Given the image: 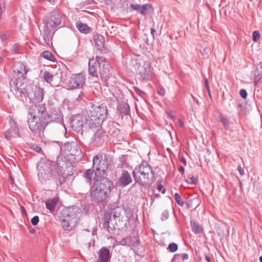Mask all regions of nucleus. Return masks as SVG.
<instances>
[{"instance_id": "obj_63", "label": "nucleus", "mask_w": 262, "mask_h": 262, "mask_svg": "<svg viewBox=\"0 0 262 262\" xmlns=\"http://www.w3.org/2000/svg\"><path fill=\"white\" fill-rule=\"evenodd\" d=\"M151 204H152L154 203V202L155 201V199L153 198H151Z\"/></svg>"}, {"instance_id": "obj_6", "label": "nucleus", "mask_w": 262, "mask_h": 262, "mask_svg": "<svg viewBox=\"0 0 262 262\" xmlns=\"http://www.w3.org/2000/svg\"><path fill=\"white\" fill-rule=\"evenodd\" d=\"M109 167L108 158L105 155L98 154L93 159V168L99 174H104Z\"/></svg>"}, {"instance_id": "obj_28", "label": "nucleus", "mask_w": 262, "mask_h": 262, "mask_svg": "<svg viewBox=\"0 0 262 262\" xmlns=\"http://www.w3.org/2000/svg\"><path fill=\"white\" fill-rule=\"evenodd\" d=\"M152 6L149 4H146L141 5L140 14L143 15H146L147 14L152 11Z\"/></svg>"}, {"instance_id": "obj_3", "label": "nucleus", "mask_w": 262, "mask_h": 262, "mask_svg": "<svg viewBox=\"0 0 262 262\" xmlns=\"http://www.w3.org/2000/svg\"><path fill=\"white\" fill-rule=\"evenodd\" d=\"M28 70L27 66L23 62H18L15 63L12 74L13 79L10 82L11 90L18 91L21 90L23 81L26 79Z\"/></svg>"}, {"instance_id": "obj_12", "label": "nucleus", "mask_w": 262, "mask_h": 262, "mask_svg": "<svg viewBox=\"0 0 262 262\" xmlns=\"http://www.w3.org/2000/svg\"><path fill=\"white\" fill-rule=\"evenodd\" d=\"M118 244L124 246H130L132 249L136 250L140 244V241L138 233L134 231L131 235L118 242Z\"/></svg>"}, {"instance_id": "obj_16", "label": "nucleus", "mask_w": 262, "mask_h": 262, "mask_svg": "<svg viewBox=\"0 0 262 262\" xmlns=\"http://www.w3.org/2000/svg\"><path fill=\"white\" fill-rule=\"evenodd\" d=\"M61 149L63 150L65 154H70L71 155H78L81 152V150L77 143L75 142H67L65 143L61 147Z\"/></svg>"}, {"instance_id": "obj_31", "label": "nucleus", "mask_w": 262, "mask_h": 262, "mask_svg": "<svg viewBox=\"0 0 262 262\" xmlns=\"http://www.w3.org/2000/svg\"><path fill=\"white\" fill-rule=\"evenodd\" d=\"M192 231L195 233H200L203 231L201 226L196 221H191Z\"/></svg>"}, {"instance_id": "obj_55", "label": "nucleus", "mask_w": 262, "mask_h": 262, "mask_svg": "<svg viewBox=\"0 0 262 262\" xmlns=\"http://www.w3.org/2000/svg\"><path fill=\"white\" fill-rule=\"evenodd\" d=\"M178 123L179 124V125L181 127H183L184 126V122L181 119L178 120Z\"/></svg>"}, {"instance_id": "obj_29", "label": "nucleus", "mask_w": 262, "mask_h": 262, "mask_svg": "<svg viewBox=\"0 0 262 262\" xmlns=\"http://www.w3.org/2000/svg\"><path fill=\"white\" fill-rule=\"evenodd\" d=\"M93 132L94 133V134L92 139L94 141H98L100 140L101 138L103 137L104 134V132L101 127H100V128H97L95 131Z\"/></svg>"}, {"instance_id": "obj_42", "label": "nucleus", "mask_w": 262, "mask_h": 262, "mask_svg": "<svg viewBox=\"0 0 262 262\" xmlns=\"http://www.w3.org/2000/svg\"><path fill=\"white\" fill-rule=\"evenodd\" d=\"M0 37L1 40L4 41L9 37V34L8 32H4L0 35Z\"/></svg>"}, {"instance_id": "obj_10", "label": "nucleus", "mask_w": 262, "mask_h": 262, "mask_svg": "<svg viewBox=\"0 0 262 262\" xmlns=\"http://www.w3.org/2000/svg\"><path fill=\"white\" fill-rule=\"evenodd\" d=\"M136 75L141 81L149 79L151 76V70L148 63L145 61L137 63Z\"/></svg>"}, {"instance_id": "obj_56", "label": "nucleus", "mask_w": 262, "mask_h": 262, "mask_svg": "<svg viewBox=\"0 0 262 262\" xmlns=\"http://www.w3.org/2000/svg\"><path fill=\"white\" fill-rule=\"evenodd\" d=\"M178 170L182 174L184 173V168L182 166H180L179 168H178Z\"/></svg>"}, {"instance_id": "obj_7", "label": "nucleus", "mask_w": 262, "mask_h": 262, "mask_svg": "<svg viewBox=\"0 0 262 262\" xmlns=\"http://www.w3.org/2000/svg\"><path fill=\"white\" fill-rule=\"evenodd\" d=\"M119 208H116L113 210L105 211L104 213L102 228L111 233L115 231L116 229L114 224L112 222V214H113L114 220H115V219L119 217L120 215V212L119 211Z\"/></svg>"}, {"instance_id": "obj_34", "label": "nucleus", "mask_w": 262, "mask_h": 262, "mask_svg": "<svg viewBox=\"0 0 262 262\" xmlns=\"http://www.w3.org/2000/svg\"><path fill=\"white\" fill-rule=\"evenodd\" d=\"M198 177L193 176L191 177H188L185 181L189 184H196L198 182Z\"/></svg>"}, {"instance_id": "obj_43", "label": "nucleus", "mask_w": 262, "mask_h": 262, "mask_svg": "<svg viewBox=\"0 0 262 262\" xmlns=\"http://www.w3.org/2000/svg\"><path fill=\"white\" fill-rule=\"evenodd\" d=\"M39 217L37 215L34 216L32 218L31 222L33 225H36L39 222Z\"/></svg>"}, {"instance_id": "obj_18", "label": "nucleus", "mask_w": 262, "mask_h": 262, "mask_svg": "<svg viewBox=\"0 0 262 262\" xmlns=\"http://www.w3.org/2000/svg\"><path fill=\"white\" fill-rule=\"evenodd\" d=\"M97 253L98 255L97 262H110L112 254L108 249L102 247L97 251Z\"/></svg>"}, {"instance_id": "obj_24", "label": "nucleus", "mask_w": 262, "mask_h": 262, "mask_svg": "<svg viewBox=\"0 0 262 262\" xmlns=\"http://www.w3.org/2000/svg\"><path fill=\"white\" fill-rule=\"evenodd\" d=\"M254 77L255 85H257L258 83L262 82V61L256 65Z\"/></svg>"}, {"instance_id": "obj_54", "label": "nucleus", "mask_w": 262, "mask_h": 262, "mask_svg": "<svg viewBox=\"0 0 262 262\" xmlns=\"http://www.w3.org/2000/svg\"><path fill=\"white\" fill-rule=\"evenodd\" d=\"M84 95L83 93V92H81V93L79 95L78 97L77 98V100L78 101H80V100L83 99V97H84Z\"/></svg>"}, {"instance_id": "obj_61", "label": "nucleus", "mask_w": 262, "mask_h": 262, "mask_svg": "<svg viewBox=\"0 0 262 262\" xmlns=\"http://www.w3.org/2000/svg\"><path fill=\"white\" fill-rule=\"evenodd\" d=\"M13 48L14 50L16 51L18 49V46L17 45H14L13 46Z\"/></svg>"}, {"instance_id": "obj_11", "label": "nucleus", "mask_w": 262, "mask_h": 262, "mask_svg": "<svg viewBox=\"0 0 262 262\" xmlns=\"http://www.w3.org/2000/svg\"><path fill=\"white\" fill-rule=\"evenodd\" d=\"M85 80L86 76L83 73L72 74L70 77L69 86L71 89H82Z\"/></svg>"}, {"instance_id": "obj_17", "label": "nucleus", "mask_w": 262, "mask_h": 262, "mask_svg": "<svg viewBox=\"0 0 262 262\" xmlns=\"http://www.w3.org/2000/svg\"><path fill=\"white\" fill-rule=\"evenodd\" d=\"M38 176L41 181H45L52 176V169L48 163L40 164L37 166Z\"/></svg>"}, {"instance_id": "obj_19", "label": "nucleus", "mask_w": 262, "mask_h": 262, "mask_svg": "<svg viewBox=\"0 0 262 262\" xmlns=\"http://www.w3.org/2000/svg\"><path fill=\"white\" fill-rule=\"evenodd\" d=\"M87 117L88 118H87L86 128H89L92 132H95L97 128H100L101 127L103 121H99L98 119L96 117L92 118L89 117L88 113H87Z\"/></svg>"}, {"instance_id": "obj_1", "label": "nucleus", "mask_w": 262, "mask_h": 262, "mask_svg": "<svg viewBox=\"0 0 262 262\" xmlns=\"http://www.w3.org/2000/svg\"><path fill=\"white\" fill-rule=\"evenodd\" d=\"M47 116L45 105H33L29 107L28 124L32 132L39 137L48 124Z\"/></svg>"}, {"instance_id": "obj_39", "label": "nucleus", "mask_w": 262, "mask_h": 262, "mask_svg": "<svg viewBox=\"0 0 262 262\" xmlns=\"http://www.w3.org/2000/svg\"><path fill=\"white\" fill-rule=\"evenodd\" d=\"M157 92L158 94L161 96H164L165 94V90L161 86L157 88Z\"/></svg>"}, {"instance_id": "obj_8", "label": "nucleus", "mask_w": 262, "mask_h": 262, "mask_svg": "<svg viewBox=\"0 0 262 262\" xmlns=\"http://www.w3.org/2000/svg\"><path fill=\"white\" fill-rule=\"evenodd\" d=\"M88 113L89 117L92 118L96 117L99 121H104L107 117L108 110L107 106L103 104L99 105H93Z\"/></svg>"}, {"instance_id": "obj_51", "label": "nucleus", "mask_w": 262, "mask_h": 262, "mask_svg": "<svg viewBox=\"0 0 262 262\" xmlns=\"http://www.w3.org/2000/svg\"><path fill=\"white\" fill-rule=\"evenodd\" d=\"M210 49L208 48H205L204 50H203V53H202V54H205L206 55H208V53H209L210 52Z\"/></svg>"}, {"instance_id": "obj_30", "label": "nucleus", "mask_w": 262, "mask_h": 262, "mask_svg": "<svg viewBox=\"0 0 262 262\" xmlns=\"http://www.w3.org/2000/svg\"><path fill=\"white\" fill-rule=\"evenodd\" d=\"M94 169H88L86 170L83 174V177L85 179L86 182L89 183H91L94 178Z\"/></svg>"}, {"instance_id": "obj_9", "label": "nucleus", "mask_w": 262, "mask_h": 262, "mask_svg": "<svg viewBox=\"0 0 262 262\" xmlns=\"http://www.w3.org/2000/svg\"><path fill=\"white\" fill-rule=\"evenodd\" d=\"M96 59L99 65V73L100 78L102 80L106 81L111 75V66L104 57L97 56Z\"/></svg>"}, {"instance_id": "obj_38", "label": "nucleus", "mask_w": 262, "mask_h": 262, "mask_svg": "<svg viewBox=\"0 0 262 262\" xmlns=\"http://www.w3.org/2000/svg\"><path fill=\"white\" fill-rule=\"evenodd\" d=\"M253 40L254 41H257L260 38V34L258 31H255L252 34Z\"/></svg>"}, {"instance_id": "obj_21", "label": "nucleus", "mask_w": 262, "mask_h": 262, "mask_svg": "<svg viewBox=\"0 0 262 262\" xmlns=\"http://www.w3.org/2000/svg\"><path fill=\"white\" fill-rule=\"evenodd\" d=\"M94 41L95 45L97 47V50L99 51L100 53H106L107 50L104 46V38L102 35L97 34L94 36Z\"/></svg>"}, {"instance_id": "obj_23", "label": "nucleus", "mask_w": 262, "mask_h": 262, "mask_svg": "<svg viewBox=\"0 0 262 262\" xmlns=\"http://www.w3.org/2000/svg\"><path fill=\"white\" fill-rule=\"evenodd\" d=\"M117 113L122 117L124 115H128L130 113V107L126 102L122 101L118 103L117 106Z\"/></svg>"}, {"instance_id": "obj_62", "label": "nucleus", "mask_w": 262, "mask_h": 262, "mask_svg": "<svg viewBox=\"0 0 262 262\" xmlns=\"http://www.w3.org/2000/svg\"><path fill=\"white\" fill-rule=\"evenodd\" d=\"M154 197L157 198H159L160 197V195L159 194H155L154 195Z\"/></svg>"}, {"instance_id": "obj_5", "label": "nucleus", "mask_w": 262, "mask_h": 262, "mask_svg": "<svg viewBox=\"0 0 262 262\" xmlns=\"http://www.w3.org/2000/svg\"><path fill=\"white\" fill-rule=\"evenodd\" d=\"M46 27L50 31H55L57 27H60L64 21V16L56 11H52L45 17Z\"/></svg>"}, {"instance_id": "obj_48", "label": "nucleus", "mask_w": 262, "mask_h": 262, "mask_svg": "<svg viewBox=\"0 0 262 262\" xmlns=\"http://www.w3.org/2000/svg\"><path fill=\"white\" fill-rule=\"evenodd\" d=\"M158 190L159 191H161L162 193L163 194L165 193L166 191L165 189L164 188L163 186L161 184L158 185Z\"/></svg>"}, {"instance_id": "obj_13", "label": "nucleus", "mask_w": 262, "mask_h": 262, "mask_svg": "<svg viewBox=\"0 0 262 262\" xmlns=\"http://www.w3.org/2000/svg\"><path fill=\"white\" fill-rule=\"evenodd\" d=\"M93 187L103 190L104 191L110 194L113 183L108 178L101 176L95 180Z\"/></svg>"}, {"instance_id": "obj_49", "label": "nucleus", "mask_w": 262, "mask_h": 262, "mask_svg": "<svg viewBox=\"0 0 262 262\" xmlns=\"http://www.w3.org/2000/svg\"><path fill=\"white\" fill-rule=\"evenodd\" d=\"M135 90L136 93L140 96H142L144 94V92L138 88H135Z\"/></svg>"}, {"instance_id": "obj_60", "label": "nucleus", "mask_w": 262, "mask_h": 262, "mask_svg": "<svg viewBox=\"0 0 262 262\" xmlns=\"http://www.w3.org/2000/svg\"><path fill=\"white\" fill-rule=\"evenodd\" d=\"M150 30H151V33L152 34V35H154L155 33L156 32V30L153 28H151Z\"/></svg>"}, {"instance_id": "obj_36", "label": "nucleus", "mask_w": 262, "mask_h": 262, "mask_svg": "<svg viewBox=\"0 0 262 262\" xmlns=\"http://www.w3.org/2000/svg\"><path fill=\"white\" fill-rule=\"evenodd\" d=\"M174 197L176 202L179 206H183L184 205V203L182 201V198L181 197L179 193H176L174 194Z\"/></svg>"}, {"instance_id": "obj_41", "label": "nucleus", "mask_w": 262, "mask_h": 262, "mask_svg": "<svg viewBox=\"0 0 262 262\" xmlns=\"http://www.w3.org/2000/svg\"><path fill=\"white\" fill-rule=\"evenodd\" d=\"M131 8H132L134 10L137 11L139 13H140L141 10V5L138 4H132L130 5Z\"/></svg>"}, {"instance_id": "obj_50", "label": "nucleus", "mask_w": 262, "mask_h": 262, "mask_svg": "<svg viewBox=\"0 0 262 262\" xmlns=\"http://www.w3.org/2000/svg\"><path fill=\"white\" fill-rule=\"evenodd\" d=\"M237 170L241 176H243L244 174V170L240 165L238 166Z\"/></svg>"}, {"instance_id": "obj_4", "label": "nucleus", "mask_w": 262, "mask_h": 262, "mask_svg": "<svg viewBox=\"0 0 262 262\" xmlns=\"http://www.w3.org/2000/svg\"><path fill=\"white\" fill-rule=\"evenodd\" d=\"M19 91L27 95L30 101L33 103L40 102L43 98V89L38 85L29 84Z\"/></svg>"}, {"instance_id": "obj_27", "label": "nucleus", "mask_w": 262, "mask_h": 262, "mask_svg": "<svg viewBox=\"0 0 262 262\" xmlns=\"http://www.w3.org/2000/svg\"><path fill=\"white\" fill-rule=\"evenodd\" d=\"M76 27L78 30L82 33H89L91 31V28L87 26L86 24L78 22L76 24Z\"/></svg>"}, {"instance_id": "obj_20", "label": "nucleus", "mask_w": 262, "mask_h": 262, "mask_svg": "<svg viewBox=\"0 0 262 262\" xmlns=\"http://www.w3.org/2000/svg\"><path fill=\"white\" fill-rule=\"evenodd\" d=\"M132 181V178L130 173L127 170H124L118 179V183L119 186L125 187L130 184Z\"/></svg>"}, {"instance_id": "obj_22", "label": "nucleus", "mask_w": 262, "mask_h": 262, "mask_svg": "<svg viewBox=\"0 0 262 262\" xmlns=\"http://www.w3.org/2000/svg\"><path fill=\"white\" fill-rule=\"evenodd\" d=\"M97 61L95 60L94 57L89 59L88 72L90 75L96 78L97 79H99L98 74L97 72V67L96 64Z\"/></svg>"}, {"instance_id": "obj_52", "label": "nucleus", "mask_w": 262, "mask_h": 262, "mask_svg": "<svg viewBox=\"0 0 262 262\" xmlns=\"http://www.w3.org/2000/svg\"><path fill=\"white\" fill-rule=\"evenodd\" d=\"M167 115L168 116V117L170 118H171V119H173L174 118V116L172 115V111H168L167 112Z\"/></svg>"}, {"instance_id": "obj_37", "label": "nucleus", "mask_w": 262, "mask_h": 262, "mask_svg": "<svg viewBox=\"0 0 262 262\" xmlns=\"http://www.w3.org/2000/svg\"><path fill=\"white\" fill-rule=\"evenodd\" d=\"M169 216V212L168 210H165L161 214V219L162 221L167 220Z\"/></svg>"}, {"instance_id": "obj_33", "label": "nucleus", "mask_w": 262, "mask_h": 262, "mask_svg": "<svg viewBox=\"0 0 262 262\" xmlns=\"http://www.w3.org/2000/svg\"><path fill=\"white\" fill-rule=\"evenodd\" d=\"M42 56L46 59L50 61H53L55 60V58L53 54L49 51H44L42 53Z\"/></svg>"}, {"instance_id": "obj_26", "label": "nucleus", "mask_w": 262, "mask_h": 262, "mask_svg": "<svg viewBox=\"0 0 262 262\" xmlns=\"http://www.w3.org/2000/svg\"><path fill=\"white\" fill-rule=\"evenodd\" d=\"M58 201L57 198H54L53 199L47 200L46 202V208L49 210L50 213H53L57 203Z\"/></svg>"}, {"instance_id": "obj_58", "label": "nucleus", "mask_w": 262, "mask_h": 262, "mask_svg": "<svg viewBox=\"0 0 262 262\" xmlns=\"http://www.w3.org/2000/svg\"><path fill=\"white\" fill-rule=\"evenodd\" d=\"M20 208H21V212H22V213H23L24 215H26V214H27V213H26V211L25 208L23 206H21V207H20Z\"/></svg>"}, {"instance_id": "obj_14", "label": "nucleus", "mask_w": 262, "mask_h": 262, "mask_svg": "<svg viewBox=\"0 0 262 262\" xmlns=\"http://www.w3.org/2000/svg\"><path fill=\"white\" fill-rule=\"evenodd\" d=\"M110 194L98 188L92 187L90 193L91 199L97 203H103L108 198Z\"/></svg>"}, {"instance_id": "obj_45", "label": "nucleus", "mask_w": 262, "mask_h": 262, "mask_svg": "<svg viewBox=\"0 0 262 262\" xmlns=\"http://www.w3.org/2000/svg\"><path fill=\"white\" fill-rule=\"evenodd\" d=\"M5 137L7 140H10L12 137L11 132L9 130H7L4 133Z\"/></svg>"}, {"instance_id": "obj_64", "label": "nucleus", "mask_w": 262, "mask_h": 262, "mask_svg": "<svg viewBox=\"0 0 262 262\" xmlns=\"http://www.w3.org/2000/svg\"><path fill=\"white\" fill-rule=\"evenodd\" d=\"M259 261L260 262H262V256H260L259 257Z\"/></svg>"}, {"instance_id": "obj_25", "label": "nucleus", "mask_w": 262, "mask_h": 262, "mask_svg": "<svg viewBox=\"0 0 262 262\" xmlns=\"http://www.w3.org/2000/svg\"><path fill=\"white\" fill-rule=\"evenodd\" d=\"M48 123L51 122H59L61 119V112L58 110H53L50 114L47 116Z\"/></svg>"}, {"instance_id": "obj_35", "label": "nucleus", "mask_w": 262, "mask_h": 262, "mask_svg": "<svg viewBox=\"0 0 262 262\" xmlns=\"http://www.w3.org/2000/svg\"><path fill=\"white\" fill-rule=\"evenodd\" d=\"M178 246L177 244H176L174 243H171L168 245L167 249L170 252L173 253L178 250Z\"/></svg>"}, {"instance_id": "obj_53", "label": "nucleus", "mask_w": 262, "mask_h": 262, "mask_svg": "<svg viewBox=\"0 0 262 262\" xmlns=\"http://www.w3.org/2000/svg\"><path fill=\"white\" fill-rule=\"evenodd\" d=\"M183 260H186L188 258V255L187 253H183L181 255Z\"/></svg>"}, {"instance_id": "obj_47", "label": "nucleus", "mask_w": 262, "mask_h": 262, "mask_svg": "<svg viewBox=\"0 0 262 262\" xmlns=\"http://www.w3.org/2000/svg\"><path fill=\"white\" fill-rule=\"evenodd\" d=\"M205 87L206 88V90L208 93V94L211 97V93H210V90L209 86L208 81L207 78L205 79Z\"/></svg>"}, {"instance_id": "obj_2", "label": "nucleus", "mask_w": 262, "mask_h": 262, "mask_svg": "<svg viewBox=\"0 0 262 262\" xmlns=\"http://www.w3.org/2000/svg\"><path fill=\"white\" fill-rule=\"evenodd\" d=\"M135 183L145 188H149L155 180V172L148 163L143 160L133 172Z\"/></svg>"}, {"instance_id": "obj_15", "label": "nucleus", "mask_w": 262, "mask_h": 262, "mask_svg": "<svg viewBox=\"0 0 262 262\" xmlns=\"http://www.w3.org/2000/svg\"><path fill=\"white\" fill-rule=\"evenodd\" d=\"M87 118V114L75 116L71 121L72 127L78 132L83 127L86 128Z\"/></svg>"}, {"instance_id": "obj_32", "label": "nucleus", "mask_w": 262, "mask_h": 262, "mask_svg": "<svg viewBox=\"0 0 262 262\" xmlns=\"http://www.w3.org/2000/svg\"><path fill=\"white\" fill-rule=\"evenodd\" d=\"M53 75L48 71L43 73V78L48 83H51L53 80Z\"/></svg>"}, {"instance_id": "obj_57", "label": "nucleus", "mask_w": 262, "mask_h": 262, "mask_svg": "<svg viewBox=\"0 0 262 262\" xmlns=\"http://www.w3.org/2000/svg\"><path fill=\"white\" fill-rule=\"evenodd\" d=\"M180 161L182 162L185 165H186L187 162L184 158H181Z\"/></svg>"}, {"instance_id": "obj_44", "label": "nucleus", "mask_w": 262, "mask_h": 262, "mask_svg": "<svg viewBox=\"0 0 262 262\" xmlns=\"http://www.w3.org/2000/svg\"><path fill=\"white\" fill-rule=\"evenodd\" d=\"M239 94L242 98L246 99L247 97V92L244 89H241L239 91Z\"/></svg>"}, {"instance_id": "obj_40", "label": "nucleus", "mask_w": 262, "mask_h": 262, "mask_svg": "<svg viewBox=\"0 0 262 262\" xmlns=\"http://www.w3.org/2000/svg\"><path fill=\"white\" fill-rule=\"evenodd\" d=\"M30 148L37 152H40L41 150V147L37 144H32L31 145Z\"/></svg>"}, {"instance_id": "obj_46", "label": "nucleus", "mask_w": 262, "mask_h": 262, "mask_svg": "<svg viewBox=\"0 0 262 262\" xmlns=\"http://www.w3.org/2000/svg\"><path fill=\"white\" fill-rule=\"evenodd\" d=\"M221 121L224 124V125L225 127H228V126H229V121L228 120V119L227 118H224V117H222L221 119Z\"/></svg>"}, {"instance_id": "obj_59", "label": "nucleus", "mask_w": 262, "mask_h": 262, "mask_svg": "<svg viewBox=\"0 0 262 262\" xmlns=\"http://www.w3.org/2000/svg\"><path fill=\"white\" fill-rule=\"evenodd\" d=\"M205 259H206V260L208 262H210V261H211V259H210V257H209L208 255H206V256H205Z\"/></svg>"}]
</instances>
